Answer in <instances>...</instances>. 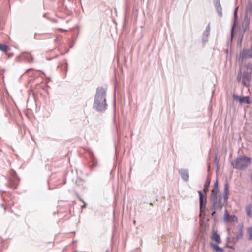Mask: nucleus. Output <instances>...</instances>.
I'll use <instances>...</instances> for the list:
<instances>
[{
  "label": "nucleus",
  "mask_w": 252,
  "mask_h": 252,
  "mask_svg": "<svg viewBox=\"0 0 252 252\" xmlns=\"http://www.w3.org/2000/svg\"><path fill=\"white\" fill-rule=\"evenodd\" d=\"M227 199V188L225 187V192L223 193V195L221 196H220L219 201H218V207L220 210H221L222 206L226 202Z\"/></svg>",
  "instance_id": "obj_4"
},
{
  "label": "nucleus",
  "mask_w": 252,
  "mask_h": 252,
  "mask_svg": "<svg viewBox=\"0 0 252 252\" xmlns=\"http://www.w3.org/2000/svg\"><path fill=\"white\" fill-rule=\"evenodd\" d=\"M218 192V189L216 187H214L212 190V198L211 199H218L217 193Z\"/></svg>",
  "instance_id": "obj_11"
},
{
  "label": "nucleus",
  "mask_w": 252,
  "mask_h": 252,
  "mask_svg": "<svg viewBox=\"0 0 252 252\" xmlns=\"http://www.w3.org/2000/svg\"><path fill=\"white\" fill-rule=\"evenodd\" d=\"M93 165L95 166L96 165V163H95L94 162H93Z\"/></svg>",
  "instance_id": "obj_28"
},
{
  "label": "nucleus",
  "mask_w": 252,
  "mask_h": 252,
  "mask_svg": "<svg viewBox=\"0 0 252 252\" xmlns=\"http://www.w3.org/2000/svg\"><path fill=\"white\" fill-rule=\"evenodd\" d=\"M214 187H216L217 188H218V182L217 181L216 182L215 185H214Z\"/></svg>",
  "instance_id": "obj_24"
},
{
  "label": "nucleus",
  "mask_w": 252,
  "mask_h": 252,
  "mask_svg": "<svg viewBox=\"0 0 252 252\" xmlns=\"http://www.w3.org/2000/svg\"><path fill=\"white\" fill-rule=\"evenodd\" d=\"M210 26H209V24L207 26V27H206V30L204 32V35L206 36H208V35L209 34V31H210Z\"/></svg>",
  "instance_id": "obj_19"
},
{
  "label": "nucleus",
  "mask_w": 252,
  "mask_h": 252,
  "mask_svg": "<svg viewBox=\"0 0 252 252\" xmlns=\"http://www.w3.org/2000/svg\"><path fill=\"white\" fill-rule=\"evenodd\" d=\"M211 245H212V247L213 248V249L217 252H222V249L221 248H220V247H219V246H218L217 245L212 244Z\"/></svg>",
  "instance_id": "obj_16"
},
{
  "label": "nucleus",
  "mask_w": 252,
  "mask_h": 252,
  "mask_svg": "<svg viewBox=\"0 0 252 252\" xmlns=\"http://www.w3.org/2000/svg\"><path fill=\"white\" fill-rule=\"evenodd\" d=\"M210 181L211 179L210 178V176H207L205 183L204 185V191L205 192H206L207 190L208 187H209L210 183Z\"/></svg>",
  "instance_id": "obj_12"
},
{
  "label": "nucleus",
  "mask_w": 252,
  "mask_h": 252,
  "mask_svg": "<svg viewBox=\"0 0 252 252\" xmlns=\"http://www.w3.org/2000/svg\"><path fill=\"white\" fill-rule=\"evenodd\" d=\"M215 162L216 163V164H218L219 162V161L217 159V158L215 159Z\"/></svg>",
  "instance_id": "obj_26"
},
{
  "label": "nucleus",
  "mask_w": 252,
  "mask_h": 252,
  "mask_svg": "<svg viewBox=\"0 0 252 252\" xmlns=\"http://www.w3.org/2000/svg\"><path fill=\"white\" fill-rule=\"evenodd\" d=\"M187 172V171L186 170H182V172L181 173H186Z\"/></svg>",
  "instance_id": "obj_25"
},
{
  "label": "nucleus",
  "mask_w": 252,
  "mask_h": 252,
  "mask_svg": "<svg viewBox=\"0 0 252 252\" xmlns=\"http://www.w3.org/2000/svg\"><path fill=\"white\" fill-rule=\"evenodd\" d=\"M212 239L217 243H220L221 242L220 236L216 233H214L213 234Z\"/></svg>",
  "instance_id": "obj_13"
},
{
  "label": "nucleus",
  "mask_w": 252,
  "mask_h": 252,
  "mask_svg": "<svg viewBox=\"0 0 252 252\" xmlns=\"http://www.w3.org/2000/svg\"><path fill=\"white\" fill-rule=\"evenodd\" d=\"M247 69L252 71V64H249L247 65Z\"/></svg>",
  "instance_id": "obj_21"
},
{
  "label": "nucleus",
  "mask_w": 252,
  "mask_h": 252,
  "mask_svg": "<svg viewBox=\"0 0 252 252\" xmlns=\"http://www.w3.org/2000/svg\"><path fill=\"white\" fill-rule=\"evenodd\" d=\"M181 178L185 181H187L189 179V174H181Z\"/></svg>",
  "instance_id": "obj_20"
},
{
  "label": "nucleus",
  "mask_w": 252,
  "mask_h": 252,
  "mask_svg": "<svg viewBox=\"0 0 252 252\" xmlns=\"http://www.w3.org/2000/svg\"><path fill=\"white\" fill-rule=\"evenodd\" d=\"M237 10H238V7H237L235 10H234V24H233V27H235L236 26V19L237 18Z\"/></svg>",
  "instance_id": "obj_17"
},
{
  "label": "nucleus",
  "mask_w": 252,
  "mask_h": 252,
  "mask_svg": "<svg viewBox=\"0 0 252 252\" xmlns=\"http://www.w3.org/2000/svg\"><path fill=\"white\" fill-rule=\"evenodd\" d=\"M198 193L199 194L200 209V210L201 211L203 205V196L201 191H199Z\"/></svg>",
  "instance_id": "obj_14"
},
{
  "label": "nucleus",
  "mask_w": 252,
  "mask_h": 252,
  "mask_svg": "<svg viewBox=\"0 0 252 252\" xmlns=\"http://www.w3.org/2000/svg\"><path fill=\"white\" fill-rule=\"evenodd\" d=\"M233 98L234 100L239 101L240 103L250 104V101L249 100V97H240L238 95L234 94Z\"/></svg>",
  "instance_id": "obj_6"
},
{
  "label": "nucleus",
  "mask_w": 252,
  "mask_h": 252,
  "mask_svg": "<svg viewBox=\"0 0 252 252\" xmlns=\"http://www.w3.org/2000/svg\"><path fill=\"white\" fill-rule=\"evenodd\" d=\"M251 158L244 155L240 156L232 162L233 166L239 169H244L251 165Z\"/></svg>",
  "instance_id": "obj_2"
},
{
  "label": "nucleus",
  "mask_w": 252,
  "mask_h": 252,
  "mask_svg": "<svg viewBox=\"0 0 252 252\" xmlns=\"http://www.w3.org/2000/svg\"><path fill=\"white\" fill-rule=\"evenodd\" d=\"M212 200V206L211 208V210H217L219 208L218 207V199H211Z\"/></svg>",
  "instance_id": "obj_9"
},
{
  "label": "nucleus",
  "mask_w": 252,
  "mask_h": 252,
  "mask_svg": "<svg viewBox=\"0 0 252 252\" xmlns=\"http://www.w3.org/2000/svg\"><path fill=\"white\" fill-rule=\"evenodd\" d=\"M105 252H108V250H106Z\"/></svg>",
  "instance_id": "obj_31"
},
{
  "label": "nucleus",
  "mask_w": 252,
  "mask_h": 252,
  "mask_svg": "<svg viewBox=\"0 0 252 252\" xmlns=\"http://www.w3.org/2000/svg\"><path fill=\"white\" fill-rule=\"evenodd\" d=\"M86 203H84V205H83V206H82V207L83 208H85V207H86Z\"/></svg>",
  "instance_id": "obj_27"
},
{
  "label": "nucleus",
  "mask_w": 252,
  "mask_h": 252,
  "mask_svg": "<svg viewBox=\"0 0 252 252\" xmlns=\"http://www.w3.org/2000/svg\"><path fill=\"white\" fill-rule=\"evenodd\" d=\"M2 207H3L4 208V205L3 204H2Z\"/></svg>",
  "instance_id": "obj_30"
},
{
  "label": "nucleus",
  "mask_w": 252,
  "mask_h": 252,
  "mask_svg": "<svg viewBox=\"0 0 252 252\" xmlns=\"http://www.w3.org/2000/svg\"><path fill=\"white\" fill-rule=\"evenodd\" d=\"M32 70V69H28V70H27V71H30V70Z\"/></svg>",
  "instance_id": "obj_29"
},
{
  "label": "nucleus",
  "mask_w": 252,
  "mask_h": 252,
  "mask_svg": "<svg viewBox=\"0 0 252 252\" xmlns=\"http://www.w3.org/2000/svg\"><path fill=\"white\" fill-rule=\"evenodd\" d=\"M240 57L243 58H252V45L250 48L244 49L240 55Z\"/></svg>",
  "instance_id": "obj_5"
},
{
  "label": "nucleus",
  "mask_w": 252,
  "mask_h": 252,
  "mask_svg": "<svg viewBox=\"0 0 252 252\" xmlns=\"http://www.w3.org/2000/svg\"><path fill=\"white\" fill-rule=\"evenodd\" d=\"M106 91L102 87L97 88L95 99L94 102V107L99 111L104 110L106 108Z\"/></svg>",
  "instance_id": "obj_1"
},
{
  "label": "nucleus",
  "mask_w": 252,
  "mask_h": 252,
  "mask_svg": "<svg viewBox=\"0 0 252 252\" xmlns=\"http://www.w3.org/2000/svg\"><path fill=\"white\" fill-rule=\"evenodd\" d=\"M10 48L8 46L0 43V50L3 52H7L8 50H9Z\"/></svg>",
  "instance_id": "obj_15"
},
{
  "label": "nucleus",
  "mask_w": 252,
  "mask_h": 252,
  "mask_svg": "<svg viewBox=\"0 0 252 252\" xmlns=\"http://www.w3.org/2000/svg\"><path fill=\"white\" fill-rule=\"evenodd\" d=\"M214 3L217 9V12L219 15L221 17L222 16V8L221 7L220 3V0H214Z\"/></svg>",
  "instance_id": "obj_8"
},
{
  "label": "nucleus",
  "mask_w": 252,
  "mask_h": 252,
  "mask_svg": "<svg viewBox=\"0 0 252 252\" xmlns=\"http://www.w3.org/2000/svg\"><path fill=\"white\" fill-rule=\"evenodd\" d=\"M250 78L251 74L250 73L248 72H243V74L240 73L238 75L237 79L238 81H242L244 85L247 86L249 85Z\"/></svg>",
  "instance_id": "obj_3"
},
{
  "label": "nucleus",
  "mask_w": 252,
  "mask_h": 252,
  "mask_svg": "<svg viewBox=\"0 0 252 252\" xmlns=\"http://www.w3.org/2000/svg\"><path fill=\"white\" fill-rule=\"evenodd\" d=\"M248 239L249 240H252V227L248 230Z\"/></svg>",
  "instance_id": "obj_18"
},
{
  "label": "nucleus",
  "mask_w": 252,
  "mask_h": 252,
  "mask_svg": "<svg viewBox=\"0 0 252 252\" xmlns=\"http://www.w3.org/2000/svg\"><path fill=\"white\" fill-rule=\"evenodd\" d=\"M212 211V213H211V216L213 217L214 216V215L216 213V210H211Z\"/></svg>",
  "instance_id": "obj_22"
},
{
  "label": "nucleus",
  "mask_w": 252,
  "mask_h": 252,
  "mask_svg": "<svg viewBox=\"0 0 252 252\" xmlns=\"http://www.w3.org/2000/svg\"><path fill=\"white\" fill-rule=\"evenodd\" d=\"M245 209L247 216L250 217H252V206L251 205H247Z\"/></svg>",
  "instance_id": "obj_10"
},
{
  "label": "nucleus",
  "mask_w": 252,
  "mask_h": 252,
  "mask_svg": "<svg viewBox=\"0 0 252 252\" xmlns=\"http://www.w3.org/2000/svg\"><path fill=\"white\" fill-rule=\"evenodd\" d=\"M242 236V232H240L239 234L237 235V238H239Z\"/></svg>",
  "instance_id": "obj_23"
},
{
  "label": "nucleus",
  "mask_w": 252,
  "mask_h": 252,
  "mask_svg": "<svg viewBox=\"0 0 252 252\" xmlns=\"http://www.w3.org/2000/svg\"><path fill=\"white\" fill-rule=\"evenodd\" d=\"M224 220L225 222H234L237 220V218L234 215H229L227 212L225 211V213L224 217Z\"/></svg>",
  "instance_id": "obj_7"
}]
</instances>
